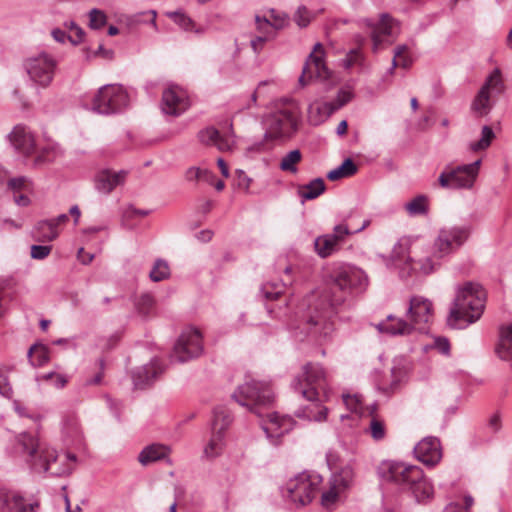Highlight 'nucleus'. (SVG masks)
Wrapping results in <instances>:
<instances>
[{
    "instance_id": "obj_62",
    "label": "nucleus",
    "mask_w": 512,
    "mask_h": 512,
    "mask_svg": "<svg viewBox=\"0 0 512 512\" xmlns=\"http://www.w3.org/2000/svg\"><path fill=\"white\" fill-rule=\"evenodd\" d=\"M353 94L350 91L341 89L334 100L337 101L338 107H343L351 101Z\"/></svg>"
},
{
    "instance_id": "obj_20",
    "label": "nucleus",
    "mask_w": 512,
    "mask_h": 512,
    "mask_svg": "<svg viewBox=\"0 0 512 512\" xmlns=\"http://www.w3.org/2000/svg\"><path fill=\"white\" fill-rule=\"evenodd\" d=\"M414 454L423 464L436 465L442 458L439 439L433 436L425 437L414 447Z\"/></svg>"
},
{
    "instance_id": "obj_7",
    "label": "nucleus",
    "mask_w": 512,
    "mask_h": 512,
    "mask_svg": "<svg viewBox=\"0 0 512 512\" xmlns=\"http://www.w3.org/2000/svg\"><path fill=\"white\" fill-rule=\"evenodd\" d=\"M231 397L260 418L264 417V410L272 407L275 398L269 383L254 379L239 385Z\"/></svg>"
},
{
    "instance_id": "obj_19",
    "label": "nucleus",
    "mask_w": 512,
    "mask_h": 512,
    "mask_svg": "<svg viewBox=\"0 0 512 512\" xmlns=\"http://www.w3.org/2000/svg\"><path fill=\"white\" fill-rule=\"evenodd\" d=\"M164 367L158 358L152 359L148 364L138 367L132 372V380L136 389H146L152 385L163 373Z\"/></svg>"
},
{
    "instance_id": "obj_54",
    "label": "nucleus",
    "mask_w": 512,
    "mask_h": 512,
    "mask_svg": "<svg viewBox=\"0 0 512 512\" xmlns=\"http://www.w3.org/2000/svg\"><path fill=\"white\" fill-rule=\"evenodd\" d=\"M51 250V245H32L31 257L33 259L42 260L50 254Z\"/></svg>"
},
{
    "instance_id": "obj_51",
    "label": "nucleus",
    "mask_w": 512,
    "mask_h": 512,
    "mask_svg": "<svg viewBox=\"0 0 512 512\" xmlns=\"http://www.w3.org/2000/svg\"><path fill=\"white\" fill-rule=\"evenodd\" d=\"M210 177H212V174L208 170H202L197 167H190L186 171V179L188 181H194V180L207 181Z\"/></svg>"
},
{
    "instance_id": "obj_32",
    "label": "nucleus",
    "mask_w": 512,
    "mask_h": 512,
    "mask_svg": "<svg viewBox=\"0 0 512 512\" xmlns=\"http://www.w3.org/2000/svg\"><path fill=\"white\" fill-rule=\"evenodd\" d=\"M401 376H402L401 369L397 368V367H393L390 370V375H389L390 380L387 379V376H384L383 379L377 383L378 390L385 395H390V394L394 393L399 387V384L401 381Z\"/></svg>"
},
{
    "instance_id": "obj_35",
    "label": "nucleus",
    "mask_w": 512,
    "mask_h": 512,
    "mask_svg": "<svg viewBox=\"0 0 512 512\" xmlns=\"http://www.w3.org/2000/svg\"><path fill=\"white\" fill-rule=\"evenodd\" d=\"M27 357L32 366L39 367L49 361V350L45 345L36 343L29 348Z\"/></svg>"
},
{
    "instance_id": "obj_4",
    "label": "nucleus",
    "mask_w": 512,
    "mask_h": 512,
    "mask_svg": "<svg viewBox=\"0 0 512 512\" xmlns=\"http://www.w3.org/2000/svg\"><path fill=\"white\" fill-rule=\"evenodd\" d=\"M486 302L483 287L474 282H466L457 290L453 306L447 317L451 328L462 329L476 322L482 315Z\"/></svg>"
},
{
    "instance_id": "obj_64",
    "label": "nucleus",
    "mask_w": 512,
    "mask_h": 512,
    "mask_svg": "<svg viewBox=\"0 0 512 512\" xmlns=\"http://www.w3.org/2000/svg\"><path fill=\"white\" fill-rule=\"evenodd\" d=\"M435 347L442 354H448L450 350V344L446 338H437L435 340Z\"/></svg>"
},
{
    "instance_id": "obj_33",
    "label": "nucleus",
    "mask_w": 512,
    "mask_h": 512,
    "mask_svg": "<svg viewBox=\"0 0 512 512\" xmlns=\"http://www.w3.org/2000/svg\"><path fill=\"white\" fill-rule=\"evenodd\" d=\"M232 421L230 411L224 406H218L213 411L212 430L225 433Z\"/></svg>"
},
{
    "instance_id": "obj_36",
    "label": "nucleus",
    "mask_w": 512,
    "mask_h": 512,
    "mask_svg": "<svg viewBox=\"0 0 512 512\" xmlns=\"http://www.w3.org/2000/svg\"><path fill=\"white\" fill-rule=\"evenodd\" d=\"M302 159V153L299 149L288 152L281 160L279 168L284 172L295 174L298 172L297 164Z\"/></svg>"
},
{
    "instance_id": "obj_2",
    "label": "nucleus",
    "mask_w": 512,
    "mask_h": 512,
    "mask_svg": "<svg viewBox=\"0 0 512 512\" xmlns=\"http://www.w3.org/2000/svg\"><path fill=\"white\" fill-rule=\"evenodd\" d=\"M325 384L326 373L320 364L308 362L302 366L301 373L294 377L291 387L310 403L295 411L298 418L316 422L326 420L328 409L320 404L318 392L324 389Z\"/></svg>"
},
{
    "instance_id": "obj_55",
    "label": "nucleus",
    "mask_w": 512,
    "mask_h": 512,
    "mask_svg": "<svg viewBox=\"0 0 512 512\" xmlns=\"http://www.w3.org/2000/svg\"><path fill=\"white\" fill-rule=\"evenodd\" d=\"M0 395L5 398L10 399L13 395L12 387L8 381V377L4 372L0 369Z\"/></svg>"
},
{
    "instance_id": "obj_56",
    "label": "nucleus",
    "mask_w": 512,
    "mask_h": 512,
    "mask_svg": "<svg viewBox=\"0 0 512 512\" xmlns=\"http://www.w3.org/2000/svg\"><path fill=\"white\" fill-rule=\"evenodd\" d=\"M7 187L9 190L13 192L21 191L25 188V185L27 183V178L25 176H19L15 178H10L6 180Z\"/></svg>"
},
{
    "instance_id": "obj_45",
    "label": "nucleus",
    "mask_w": 512,
    "mask_h": 512,
    "mask_svg": "<svg viewBox=\"0 0 512 512\" xmlns=\"http://www.w3.org/2000/svg\"><path fill=\"white\" fill-rule=\"evenodd\" d=\"M64 26L67 30L73 33L68 36V40L71 42L72 45L76 46L83 41L85 32L76 22L69 21L66 22Z\"/></svg>"
},
{
    "instance_id": "obj_48",
    "label": "nucleus",
    "mask_w": 512,
    "mask_h": 512,
    "mask_svg": "<svg viewBox=\"0 0 512 512\" xmlns=\"http://www.w3.org/2000/svg\"><path fill=\"white\" fill-rule=\"evenodd\" d=\"M167 15L169 18L173 19V21L177 25H179L182 29H184L185 31L194 30L195 23L193 22V20L191 18H189L184 13L175 11V12H169V13H167Z\"/></svg>"
},
{
    "instance_id": "obj_43",
    "label": "nucleus",
    "mask_w": 512,
    "mask_h": 512,
    "mask_svg": "<svg viewBox=\"0 0 512 512\" xmlns=\"http://www.w3.org/2000/svg\"><path fill=\"white\" fill-rule=\"evenodd\" d=\"M315 14L308 10V8L304 5H301L296 10L293 20L300 28H306L312 19H314Z\"/></svg>"
},
{
    "instance_id": "obj_15",
    "label": "nucleus",
    "mask_w": 512,
    "mask_h": 512,
    "mask_svg": "<svg viewBox=\"0 0 512 512\" xmlns=\"http://www.w3.org/2000/svg\"><path fill=\"white\" fill-rule=\"evenodd\" d=\"M504 91V83L502 81L499 69H495L486 79L485 83L477 93L472 109L480 115H486L490 112L492 104L490 99L494 96L502 94Z\"/></svg>"
},
{
    "instance_id": "obj_8",
    "label": "nucleus",
    "mask_w": 512,
    "mask_h": 512,
    "mask_svg": "<svg viewBox=\"0 0 512 512\" xmlns=\"http://www.w3.org/2000/svg\"><path fill=\"white\" fill-rule=\"evenodd\" d=\"M128 103V93L121 85L107 84L94 95L91 109L101 115H113L122 112Z\"/></svg>"
},
{
    "instance_id": "obj_52",
    "label": "nucleus",
    "mask_w": 512,
    "mask_h": 512,
    "mask_svg": "<svg viewBox=\"0 0 512 512\" xmlns=\"http://www.w3.org/2000/svg\"><path fill=\"white\" fill-rule=\"evenodd\" d=\"M340 493H342L340 490L334 489V486L330 485L329 489L321 495L322 505L324 507L333 505L337 501Z\"/></svg>"
},
{
    "instance_id": "obj_63",
    "label": "nucleus",
    "mask_w": 512,
    "mask_h": 512,
    "mask_svg": "<svg viewBox=\"0 0 512 512\" xmlns=\"http://www.w3.org/2000/svg\"><path fill=\"white\" fill-rule=\"evenodd\" d=\"M114 55L113 50L105 49L102 44L98 46V48L92 52L93 57H102L105 59H112Z\"/></svg>"
},
{
    "instance_id": "obj_40",
    "label": "nucleus",
    "mask_w": 512,
    "mask_h": 512,
    "mask_svg": "<svg viewBox=\"0 0 512 512\" xmlns=\"http://www.w3.org/2000/svg\"><path fill=\"white\" fill-rule=\"evenodd\" d=\"M170 277V267L163 259H157L149 273V278L153 282H160Z\"/></svg>"
},
{
    "instance_id": "obj_10",
    "label": "nucleus",
    "mask_w": 512,
    "mask_h": 512,
    "mask_svg": "<svg viewBox=\"0 0 512 512\" xmlns=\"http://www.w3.org/2000/svg\"><path fill=\"white\" fill-rule=\"evenodd\" d=\"M320 481L318 475L299 473L282 488V495L299 506H305L315 497Z\"/></svg>"
},
{
    "instance_id": "obj_50",
    "label": "nucleus",
    "mask_w": 512,
    "mask_h": 512,
    "mask_svg": "<svg viewBox=\"0 0 512 512\" xmlns=\"http://www.w3.org/2000/svg\"><path fill=\"white\" fill-rule=\"evenodd\" d=\"M156 17H157V13L155 10L140 12L133 16L134 21L136 23H144V24L150 23L153 25L154 29L157 30Z\"/></svg>"
},
{
    "instance_id": "obj_41",
    "label": "nucleus",
    "mask_w": 512,
    "mask_h": 512,
    "mask_svg": "<svg viewBox=\"0 0 512 512\" xmlns=\"http://www.w3.org/2000/svg\"><path fill=\"white\" fill-rule=\"evenodd\" d=\"M224 432L212 430V436L208 445L204 449V454L208 457L217 456L223 447Z\"/></svg>"
},
{
    "instance_id": "obj_28",
    "label": "nucleus",
    "mask_w": 512,
    "mask_h": 512,
    "mask_svg": "<svg viewBox=\"0 0 512 512\" xmlns=\"http://www.w3.org/2000/svg\"><path fill=\"white\" fill-rule=\"evenodd\" d=\"M58 230L53 227L49 220L37 222L32 230V237L37 242H51L58 237Z\"/></svg>"
},
{
    "instance_id": "obj_25",
    "label": "nucleus",
    "mask_w": 512,
    "mask_h": 512,
    "mask_svg": "<svg viewBox=\"0 0 512 512\" xmlns=\"http://www.w3.org/2000/svg\"><path fill=\"white\" fill-rule=\"evenodd\" d=\"M201 143L216 146L220 151H230L234 145L232 136H222L214 127H207L198 133Z\"/></svg>"
},
{
    "instance_id": "obj_31",
    "label": "nucleus",
    "mask_w": 512,
    "mask_h": 512,
    "mask_svg": "<svg viewBox=\"0 0 512 512\" xmlns=\"http://www.w3.org/2000/svg\"><path fill=\"white\" fill-rule=\"evenodd\" d=\"M314 248L318 256L327 258L340 249V245L334 241V238L327 234L318 236L314 241Z\"/></svg>"
},
{
    "instance_id": "obj_49",
    "label": "nucleus",
    "mask_w": 512,
    "mask_h": 512,
    "mask_svg": "<svg viewBox=\"0 0 512 512\" xmlns=\"http://www.w3.org/2000/svg\"><path fill=\"white\" fill-rule=\"evenodd\" d=\"M343 401L346 407L354 413H358L361 416L365 414L361 397L358 395H343Z\"/></svg>"
},
{
    "instance_id": "obj_16",
    "label": "nucleus",
    "mask_w": 512,
    "mask_h": 512,
    "mask_svg": "<svg viewBox=\"0 0 512 512\" xmlns=\"http://www.w3.org/2000/svg\"><path fill=\"white\" fill-rule=\"evenodd\" d=\"M323 53L322 44L316 43L303 66L302 74L298 80L300 86H306L314 77L323 80L330 77V72L323 60Z\"/></svg>"
},
{
    "instance_id": "obj_30",
    "label": "nucleus",
    "mask_w": 512,
    "mask_h": 512,
    "mask_svg": "<svg viewBox=\"0 0 512 512\" xmlns=\"http://www.w3.org/2000/svg\"><path fill=\"white\" fill-rule=\"evenodd\" d=\"M326 189L325 182L322 178L318 177L310 181L308 184L299 187L298 194L302 201L313 200L324 193Z\"/></svg>"
},
{
    "instance_id": "obj_58",
    "label": "nucleus",
    "mask_w": 512,
    "mask_h": 512,
    "mask_svg": "<svg viewBox=\"0 0 512 512\" xmlns=\"http://www.w3.org/2000/svg\"><path fill=\"white\" fill-rule=\"evenodd\" d=\"M149 213H150L149 210L137 209L133 206H129L125 209V211L123 213V218L124 219H133L136 217H146L147 215H149Z\"/></svg>"
},
{
    "instance_id": "obj_14",
    "label": "nucleus",
    "mask_w": 512,
    "mask_h": 512,
    "mask_svg": "<svg viewBox=\"0 0 512 512\" xmlns=\"http://www.w3.org/2000/svg\"><path fill=\"white\" fill-rule=\"evenodd\" d=\"M267 139H279L290 137L297 130L296 108L289 107L279 109L268 116L266 120Z\"/></svg>"
},
{
    "instance_id": "obj_22",
    "label": "nucleus",
    "mask_w": 512,
    "mask_h": 512,
    "mask_svg": "<svg viewBox=\"0 0 512 512\" xmlns=\"http://www.w3.org/2000/svg\"><path fill=\"white\" fill-rule=\"evenodd\" d=\"M267 422L261 424L262 429L269 438H279L290 432L295 421L290 416H280L277 412H269L266 414Z\"/></svg>"
},
{
    "instance_id": "obj_47",
    "label": "nucleus",
    "mask_w": 512,
    "mask_h": 512,
    "mask_svg": "<svg viewBox=\"0 0 512 512\" xmlns=\"http://www.w3.org/2000/svg\"><path fill=\"white\" fill-rule=\"evenodd\" d=\"M107 22L106 14L97 8H93L89 12V27L94 30L101 29Z\"/></svg>"
},
{
    "instance_id": "obj_42",
    "label": "nucleus",
    "mask_w": 512,
    "mask_h": 512,
    "mask_svg": "<svg viewBox=\"0 0 512 512\" xmlns=\"http://www.w3.org/2000/svg\"><path fill=\"white\" fill-rule=\"evenodd\" d=\"M495 138V134L490 126H483L481 131V138L476 141L472 142L469 147L472 151H480L487 149L490 145L492 140Z\"/></svg>"
},
{
    "instance_id": "obj_60",
    "label": "nucleus",
    "mask_w": 512,
    "mask_h": 512,
    "mask_svg": "<svg viewBox=\"0 0 512 512\" xmlns=\"http://www.w3.org/2000/svg\"><path fill=\"white\" fill-rule=\"evenodd\" d=\"M255 22H256V26H257V30L264 36H266V33L268 32L269 28L271 27V22L265 18V17H260V16H256L255 17Z\"/></svg>"
},
{
    "instance_id": "obj_44",
    "label": "nucleus",
    "mask_w": 512,
    "mask_h": 512,
    "mask_svg": "<svg viewBox=\"0 0 512 512\" xmlns=\"http://www.w3.org/2000/svg\"><path fill=\"white\" fill-rule=\"evenodd\" d=\"M410 253L409 240L401 239L393 247L392 257L398 261H405V265H407V257L411 256Z\"/></svg>"
},
{
    "instance_id": "obj_38",
    "label": "nucleus",
    "mask_w": 512,
    "mask_h": 512,
    "mask_svg": "<svg viewBox=\"0 0 512 512\" xmlns=\"http://www.w3.org/2000/svg\"><path fill=\"white\" fill-rule=\"evenodd\" d=\"M407 266L410 270L415 272H421L423 274H429L434 271L435 263L431 257H425L423 259H414L412 256L407 257Z\"/></svg>"
},
{
    "instance_id": "obj_9",
    "label": "nucleus",
    "mask_w": 512,
    "mask_h": 512,
    "mask_svg": "<svg viewBox=\"0 0 512 512\" xmlns=\"http://www.w3.org/2000/svg\"><path fill=\"white\" fill-rule=\"evenodd\" d=\"M481 160L470 164L447 166L439 175L438 183L444 189H471L478 177Z\"/></svg>"
},
{
    "instance_id": "obj_34",
    "label": "nucleus",
    "mask_w": 512,
    "mask_h": 512,
    "mask_svg": "<svg viewBox=\"0 0 512 512\" xmlns=\"http://www.w3.org/2000/svg\"><path fill=\"white\" fill-rule=\"evenodd\" d=\"M358 171L357 165L351 158H346L340 166L329 171L327 173V178L330 181H336L341 178L351 177L356 174Z\"/></svg>"
},
{
    "instance_id": "obj_46",
    "label": "nucleus",
    "mask_w": 512,
    "mask_h": 512,
    "mask_svg": "<svg viewBox=\"0 0 512 512\" xmlns=\"http://www.w3.org/2000/svg\"><path fill=\"white\" fill-rule=\"evenodd\" d=\"M369 433L376 441L382 440L386 435L384 422L377 416H373L370 420Z\"/></svg>"
},
{
    "instance_id": "obj_18",
    "label": "nucleus",
    "mask_w": 512,
    "mask_h": 512,
    "mask_svg": "<svg viewBox=\"0 0 512 512\" xmlns=\"http://www.w3.org/2000/svg\"><path fill=\"white\" fill-rule=\"evenodd\" d=\"M38 502L26 503L17 491L0 489V512H36Z\"/></svg>"
},
{
    "instance_id": "obj_39",
    "label": "nucleus",
    "mask_w": 512,
    "mask_h": 512,
    "mask_svg": "<svg viewBox=\"0 0 512 512\" xmlns=\"http://www.w3.org/2000/svg\"><path fill=\"white\" fill-rule=\"evenodd\" d=\"M286 285L287 283L283 280L279 282H267L261 286L260 291L266 300H276L283 294Z\"/></svg>"
},
{
    "instance_id": "obj_12",
    "label": "nucleus",
    "mask_w": 512,
    "mask_h": 512,
    "mask_svg": "<svg viewBox=\"0 0 512 512\" xmlns=\"http://www.w3.org/2000/svg\"><path fill=\"white\" fill-rule=\"evenodd\" d=\"M470 226H451L441 228L433 244L434 258H444L458 250L469 238Z\"/></svg>"
},
{
    "instance_id": "obj_26",
    "label": "nucleus",
    "mask_w": 512,
    "mask_h": 512,
    "mask_svg": "<svg viewBox=\"0 0 512 512\" xmlns=\"http://www.w3.org/2000/svg\"><path fill=\"white\" fill-rule=\"evenodd\" d=\"M171 449L162 444H151L142 449L138 455V461L147 466L153 462L166 459L170 454Z\"/></svg>"
},
{
    "instance_id": "obj_23",
    "label": "nucleus",
    "mask_w": 512,
    "mask_h": 512,
    "mask_svg": "<svg viewBox=\"0 0 512 512\" xmlns=\"http://www.w3.org/2000/svg\"><path fill=\"white\" fill-rule=\"evenodd\" d=\"M127 174L126 170L118 172L111 169L100 170L95 176V187L100 193L109 194L125 182Z\"/></svg>"
},
{
    "instance_id": "obj_11",
    "label": "nucleus",
    "mask_w": 512,
    "mask_h": 512,
    "mask_svg": "<svg viewBox=\"0 0 512 512\" xmlns=\"http://www.w3.org/2000/svg\"><path fill=\"white\" fill-rule=\"evenodd\" d=\"M57 65V60L45 51L30 56L24 61V68L30 80L42 88H47L52 83Z\"/></svg>"
},
{
    "instance_id": "obj_3",
    "label": "nucleus",
    "mask_w": 512,
    "mask_h": 512,
    "mask_svg": "<svg viewBox=\"0 0 512 512\" xmlns=\"http://www.w3.org/2000/svg\"><path fill=\"white\" fill-rule=\"evenodd\" d=\"M409 321L392 314L386 317L385 321L377 324L376 328L381 333L391 336L411 335L414 331L427 332V324L433 317L432 302L422 296H413L409 300V307L406 311Z\"/></svg>"
},
{
    "instance_id": "obj_61",
    "label": "nucleus",
    "mask_w": 512,
    "mask_h": 512,
    "mask_svg": "<svg viewBox=\"0 0 512 512\" xmlns=\"http://www.w3.org/2000/svg\"><path fill=\"white\" fill-rule=\"evenodd\" d=\"M323 108V116L325 118L330 117L333 113L339 110L341 107H338V103L336 100H332L329 102L322 103Z\"/></svg>"
},
{
    "instance_id": "obj_5",
    "label": "nucleus",
    "mask_w": 512,
    "mask_h": 512,
    "mask_svg": "<svg viewBox=\"0 0 512 512\" xmlns=\"http://www.w3.org/2000/svg\"><path fill=\"white\" fill-rule=\"evenodd\" d=\"M380 473L384 480L408 489L419 504H426L433 498V486L418 466L387 462L382 464Z\"/></svg>"
},
{
    "instance_id": "obj_27",
    "label": "nucleus",
    "mask_w": 512,
    "mask_h": 512,
    "mask_svg": "<svg viewBox=\"0 0 512 512\" xmlns=\"http://www.w3.org/2000/svg\"><path fill=\"white\" fill-rule=\"evenodd\" d=\"M355 478V472L351 465L342 467L338 472L333 473L329 480V484L334 486V489H338L341 492L349 489Z\"/></svg>"
},
{
    "instance_id": "obj_13",
    "label": "nucleus",
    "mask_w": 512,
    "mask_h": 512,
    "mask_svg": "<svg viewBox=\"0 0 512 512\" xmlns=\"http://www.w3.org/2000/svg\"><path fill=\"white\" fill-rule=\"evenodd\" d=\"M203 353L202 334L198 329L187 328L178 337L171 358L184 363L199 357Z\"/></svg>"
},
{
    "instance_id": "obj_17",
    "label": "nucleus",
    "mask_w": 512,
    "mask_h": 512,
    "mask_svg": "<svg viewBox=\"0 0 512 512\" xmlns=\"http://www.w3.org/2000/svg\"><path fill=\"white\" fill-rule=\"evenodd\" d=\"M190 103L186 92L178 86H170L162 94V111L171 116L184 113Z\"/></svg>"
},
{
    "instance_id": "obj_37",
    "label": "nucleus",
    "mask_w": 512,
    "mask_h": 512,
    "mask_svg": "<svg viewBox=\"0 0 512 512\" xmlns=\"http://www.w3.org/2000/svg\"><path fill=\"white\" fill-rule=\"evenodd\" d=\"M405 209L410 216L426 215L428 213V199L425 195H418L405 204Z\"/></svg>"
},
{
    "instance_id": "obj_29",
    "label": "nucleus",
    "mask_w": 512,
    "mask_h": 512,
    "mask_svg": "<svg viewBox=\"0 0 512 512\" xmlns=\"http://www.w3.org/2000/svg\"><path fill=\"white\" fill-rule=\"evenodd\" d=\"M496 353L503 360H512V324L501 328Z\"/></svg>"
},
{
    "instance_id": "obj_59",
    "label": "nucleus",
    "mask_w": 512,
    "mask_h": 512,
    "mask_svg": "<svg viewBox=\"0 0 512 512\" xmlns=\"http://www.w3.org/2000/svg\"><path fill=\"white\" fill-rule=\"evenodd\" d=\"M236 175L238 187L248 191L252 181L251 178L243 170L240 169L236 170Z\"/></svg>"
},
{
    "instance_id": "obj_24",
    "label": "nucleus",
    "mask_w": 512,
    "mask_h": 512,
    "mask_svg": "<svg viewBox=\"0 0 512 512\" xmlns=\"http://www.w3.org/2000/svg\"><path fill=\"white\" fill-rule=\"evenodd\" d=\"M393 34L394 20L388 14H382L378 23L373 26L371 33L374 52H377L384 43L390 44L389 37Z\"/></svg>"
},
{
    "instance_id": "obj_6",
    "label": "nucleus",
    "mask_w": 512,
    "mask_h": 512,
    "mask_svg": "<svg viewBox=\"0 0 512 512\" xmlns=\"http://www.w3.org/2000/svg\"><path fill=\"white\" fill-rule=\"evenodd\" d=\"M18 443L27 455V462L31 469L37 473H49L52 476L69 475L73 467L64 464L56 467L58 454L56 450L41 444L37 438L29 433H21Z\"/></svg>"
},
{
    "instance_id": "obj_53",
    "label": "nucleus",
    "mask_w": 512,
    "mask_h": 512,
    "mask_svg": "<svg viewBox=\"0 0 512 512\" xmlns=\"http://www.w3.org/2000/svg\"><path fill=\"white\" fill-rule=\"evenodd\" d=\"M350 233L351 232L346 225L340 224L334 227L333 233L327 235L334 238V241L341 246L346 236H348Z\"/></svg>"
},
{
    "instance_id": "obj_21",
    "label": "nucleus",
    "mask_w": 512,
    "mask_h": 512,
    "mask_svg": "<svg viewBox=\"0 0 512 512\" xmlns=\"http://www.w3.org/2000/svg\"><path fill=\"white\" fill-rule=\"evenodd\" d=\"M8 137L14 149L23 156H30L37 150L35 137L26 126H15Z\"/></svg>"
},
{
    "instance_id": "obj_1",
    "label": "nucleus",
    "mask_w": 512,
    "mask_h": 512,
    "mask_svg": "<svg viewBox=\"0 0 512 512\" xmlns=\"http://www.w3.org/2000/svg\"><path fill=\"white\" fill-rule=\"evenodd\" d=\"M365 273L351 265L334 268L326 287L317 295L307 299V307L302 312L299 324L295 327L296 336L301 340L309 338L317 343L330 339L335 330L334 317L355 289L366 285Z\"/></svg>"
},
{
    "instance_id": "obj_57",
    "label": "nucleus",
    "mask_w": 512,
    "mask_h": 512,
    "mask_svg": "<svg viewBox=\"0 0 512 512\" xmlns=\"http://www.w3.org/2000/svg\"><path fill=\"white\" fill-rule=\"evenodd\" d=\"M361 58V54L357 49L350 50L346 57L342 60V64L346 69L351 68Z\"/></svg>"
}]
</instances>
